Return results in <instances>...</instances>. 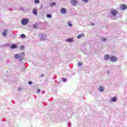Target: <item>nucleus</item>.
Masks as SVG:
<instances>
[{"instance_id":"obj_1","label":"nucleus","mask_w":127,"mask_h":127,"mask_svg":"<svg viewBox=\"0 0 127 127\" xmlns=\"http://www.w3.org/2000/svg\"><path fill=\"white\" fill-rule=\"evenodd\" d=\"M29 20L28 18H23L21 20V24L23 25H26L29 22Z\"/></svg>"},{"instance_id":"obj_2","label":"nucleus","mask_w":127,"mask_h":127,"mask_svg":"<svg viewBox=\"0 0 127 127\" xmlns=\"http://www.w3.org/2000/svg\"><path fill=\"white\" fill-rule=\"evenodd\" d=\"M110 61L111 62H117L118 61V58L115 56H112L110 57Z\"/></svg>"},{"instance_id":"obj_3","label":"nucleus","mask_w":127,"mask_h":127,"mask_svg":"<svg viewBox=\"0 0 127 127\" xmlns=\"http://www.w3.org/2000/svg\"><path fill=\"white\" fill-rule=\"evenodd\" d=\"M118 13H119V12H118L117 10H113L111 12V17L112 16H114V17L116 16L117 15V14H118Z\"/></svg>"},{"instance_id":"obj_4","label":"nucleus","mask_w":127,"mask_h":127,"mask_svg":"<svg viewBox=\"0 0 127 127\" xmlns=\"http://www.w3.org/2000/svg\"><path fill=\"white\" fill-rule=\"evenodd\" d=\"M118 101V98L117 97L115 96L113 98L110 99L109 100V103H113V102H116Z\"/></svg>"},{"instance_id":"obj_5","label":"nucleus","mask_w":127,"mask_h":127,"mask_svg":"<svg viewBox=\"0 0 127 127\" xmlns=\"http://www.w3.org/2000/svg\"><path fill=\"white\" fill-rule=\"evenodd\" d=\"M40 37L41 40H46L47 36H46V35H45V34H41L40 35Z\"/></svg>"},{"instance_id":"obj_6","label":"nucleus","mask_w":127,"mask_h":127,"mask_svg":"<svg viewBox=\"0 0 127 127\" xmlns=\"http://www.w3.org/2000/svg\"><path fill=\"white\" fill-rule=\"evenodd\" d=\"M18 47V46L16 44L10 45V48L11 49H15Z\"/></svg>"},{"instance_id":"obj_7","label":"nucleus","mask_w":127,"mask_h":127,"mask_svg":"<svg viewBox=\"0 0 127 127\" xmlns=\"http://www.w3.org/2000/svg\"><path fill=\"white\" fill-rule=\"evenodd\" d=\"M104 57L106 61H109V60H110L111 58V57H110V55H104Z\"/></svg>"},{"instance_id":"obj_8","label":"nucleus","mask_w":127,"mask_h":127,"mask_svg":"<svg viewBox=\"0 0 127 127\" xmlns=\"http://www.w3.org/2000/svg\"><path fill=\"white\" fill-rule=\"evenodd\" d=\"M61 12L62 14H65L66 13L67 10H66V8H62L61 9Z\"/></svg>"},{"instance_id":"obj_9","label":"nucleus","mask_w":127,"mask_h":127,"mask_svg":"<svg viewBox=\"0 0 127 127\" xmlns=\"http://www.w3.org/2000/svg\"><path fill=\"white\" fill-rule=\"evenodd\" d=\"M66 42H74V38L67 39L65 40Z\"/></svg>"},{"instance_id":"obj_10","label":"nucleus","mask_w":127,"mask_h":127,"mask_svg":"<svg viewBox=\"0 0 127 127\" xmlns=\"http://www.w3.org/2000/svg\"><path fill=\"white\" fill-rule=\"evenodd\" d=\"M99 92H104V91H105V87L103 86H101L99 87Z\"/></svg>"},{"instance_id":"obj_11","label":"nucleus","mask_w":127,"mask_h":127,"mask_svg":"<svg viewBox=\"0 0 127 127\" xmlns=\"http://www.w3.org/2000/svg\"><path fill=\"white\" fill-rule=\"evenodd\" d=\"M85 37V34L82 33L77 36V38L78 39H80V38H82V37Z\"/></svg>"},{"instance_id":"obj_12","label":"nucleus","mask_w":127,"mask_h":127,"mask_svg":"<svg viewBox=\"0 0 127 127\" xmlns=\"http://www.w3.org/2000/svg\"><path fill=\"white\" fill-rule=\"evenodd\" d=\"M70 2L72 5H76L77 4V0H71Z\"/></svg>"},{"instance_id":"obj_13","label":"nucleus","mask_w":127,"mask_h":127,"mask_svg":"<svg viewBox=\"0 0 127 127\" xmlns=\"http://www.w3.org/2000/svg\"><path fill=\"white\" fill-rule=\"evenodd\" d=\"M6 34H7V30H4L2 32L3 36H6Z\"/></svg>"},{"instance_id":"obj_14","label":"nucleus","mask_w":127,"mask_h":127,"mask_svg":"<svg viewBox=\"0 0 127 127\" xmlns=\"http://www.w3.org/2000/svg\"><path fill=\"white\" fill-rule=\"evenodd\" d=\"M14 57L15 58H16V59H18V58H20L21 57V56H20V54H15L14 55Z\"/></svg>"},{"instance_id":"obj_15","label":"nucleus","mask_w":127,"mask_h":127,"mask_svg":"<svg viewBox=\"0 0 127 127\" xmlns=\"http://www.w3.org/2000/svg\"><path fill=\"white\" fill-rule=\"evenodd\" d=\"M121 8L123 10L127 9V5L124 4L121 5Z\"/></svg>"},{"instance_id":"obj_16","label":"nucleus","mask_w":127,"mask_h":127,"mask_svg":"<svg viewBox=\"0 0 127 127\" xmlns=\"http://www.w3.org/2000/svg\"><path fill=\"white\" fill-rule=\"evenodd\" d=\"M55 5H56V2H54L53 3H51L50 4V6L52 7V6H55Z\"/></svg>"},{"instance_id":"obj_17","label":"nucleus","mask_w":127,"mask_h":127,"mask_svg":"<svg viewBox=\"0 0 127 127\" xmlns=\"http://www.w3.org/2000/svg\"><path fill=\"white\" fill-rule=\"evenodd\" d=\"M33 13L35 15L37 14V10H36V9H33Z\"/></svg>"},{"instance_id":"obj_18","label":"nucleus","mask_w":127,"mask_h":127,"mask_svg":"<svg viewBox=\"0 0 127 127\" xmlns=\"http://www.w3.org/2000/svg\"><path fill=\"white\" fill-rule=\"evenodd\" d=\"M71 21H68L67 22V24L68 25V26H70L71 27H72V26H73V24H72V23H71Z\"/></svg>"},{"instance_id":"obj_19","label":"nucleus","mask_w":127,"mask_h":127,"mask_svg":"<svg viewBox=\"0 0 127 127\" xmlns=\"http://www.w3.org/2000/svg\"><path fill=\"white\" fill-rule=\"evenodd\" d=\"M21 38H22V39H24V38H25L26 36L25 35L22 34L21 35Z\"/></svg>"},{"instance_id":"obj_20","label":"nucleus","mask_w":127,"mask_h":127,"mask_svg":"<svg viewBox=\"0 0 127 127\" xmlns=\"http://www.w3.org/2000/svg\"><path fill=\"white\" fill-rule=\"evenodd\" d=\"M46 16L48 18H51V17H52V15L51 14H47Z\"/></svg>"},{"instance_id":"obj_21","label":"nucleus","mask_w":127,"mask_h":127,"mask_svg":"<svg viewBox=\"0 0 127 127\" xmlns=\"http://www.w3.org/2000/svg\"><path fill=\"white\" fill-rule=\"evenodd\" d=\"M101 40H102V41H103V42H105V41H107V39H106V38H102L101 39Z\"/></svg>"},{"instance_id":"obj_22","label":"nucleus","mask_w":127,"mask_h":127,"mask_svg":"<svg viewBox=\"0 0 127 127\" xmlns=\"http://www.w3.org/2000/svg\"><path fill=\"white\" fill-rule=\"evenodd\" d=\"M39 2H40L39 0H35V3H39Z\"/></svg>"},{"instance_id":"obj_23","label":"nucleus","mask_w":127,"mask_h":127,"mask_svg":"<svg viewBox=\"0 0 127 127\" xmlns=\"http://www.w3.org/2000/svg\"><path fill=\"white\" fill-rule=\"evenodd\" d=\"M19 54H20V56H22V57H23L25 55L24 53H19Z\"/></svg>"},{"instance_id":"obj_24","label":"nucleus","mask_w":127,"mask_h":127,"mask_svg":"<svg viewBox=\"0 0 127 127\" xmlns=\"http://www.w3.org/2000/svg\"><path fill=\"white\" fill-rule=\"evenodd\" d=\"M20 49L21 50H23V49H24V46H21L20 47Z\"/></svg>"},{"instance_id":"obj_25","label":"nucleus","mask_w":127,"mask_h":127,"mask_svg":"<svg viewBox=\"0 0 127 127\" xmlns=\"http://www.w3.org/2000/svg\"><path fill=\"white\" fill-rule=\"evenodd\" d=\"M63 80L64 82H67V79L66 78H63Z\"/></svg>"},{"instance_id":"obj_26","label":"nucleus","mask_w":127,"mask_h":127,"mask_svg":"<svg viewBox=\"0 0 127 127\" xmlns=\"http://www.w3.org/2000/svg\"><path fill=\"white\" fill-rule=\"evenodd\" d=\"M88 0H82V1L83 2H88Z\"/></svg>"},{"instance_id":"obj_27","label":"nucleus","mask_w":127,"mask_h":127,"mask_svg":"<svg viewBox=\"0 0 127 127\" xmlns=\"http://www.w3.org/2000/svg\"><path fill=\"white\" fill-rule=\"evenodd\" d=\"M110 73H111V72L110 71V70H107V71H106V73L108 74H110Z\"/></svg>"},{"instance_id":"obj_28","label":"nucleus","mask_w":127,"mask_h":127,"mask_svg":"<svg viewBox=\"0 0 127 127\" xmlns=\"http://www.w3.org/2000/svg\"><path fill=\"white\" fill-rule=\"evenodd\" d=\"M78 66H82V63H79Z\"/></svg>"},{"instance_id":"obj_29","label":"nucleus","mask_w":127,"mask_h":127,"mask_svg":"<svg viewBox=\"0 0 127 127\" xmlns=\"http://www.w3.org/2000/svg\"><path fill=\"white\" fill-rule=\"evenodd\" d=\"M91 25L92 26H95V24L92 23H91Z\"/></svg>"},{"instance_id":"obj_30","label":"nucleus","mask_w":127,"mask_h":127,"mask_svg":"<svg viewBox=\"0 0 127 127\" xmlns=\"http://www.w3.org/2000/svg\"><path fill=\"white\" fill-rule=\"evenodd\" d=\"M28 84H29V85H31V84H32V82L29 81V82H28Z\"/></svg>"},{"instance_id":"obj_31","label":"nucleus","mask_w":127,"mask_h":127,"mask_svg":"<svg viewBox=\"0 0 127 127\" xmlns=\"http://www.w3.org/2000/svg\"><path fill=\"white\" fill-rule=\"evenodd\" d=\"M40 89H38L37 90V93H40Z\"/></svg>"},{"instance_id":"obj_32","label":"nucleus","mask_w":127,"mask_h":127,"mask_svg":"<svg viewBox=\"0 0 127 127\" xmlns=\"http://www.w3.org/2000/svg\"><path fill=\"white\" fill-rule=\"evenodd\" d=\"M18 91H21V88H18Z\"/></svg>"},{"instance_id":"obj_33","label":"nucleus","mask_w":127,"mask_h":127,"mask_svg":"<svg viewBox=\"0 0 127 127\" xmlns=\"http://www.w3.org/2000/svg\"><path fill=\"white\" fill-rule=\"evenodd\" d=\"M43 76H44V74H42V75H41V77H43Z\"/></svg>"},{"instance_id":"obj_34","label":"nucleus","mask_w":127,"mask_h":127,"mask_svg":"<svg viewBox=\"0 0 127 127\" xmlns=\"http://www.w3.org/2000/svg\"><path fill=\"white\" fill-rule=\"evenodd\" d=\"M34 27H35V25L34 26Z\"/></svg>"}]
</instances>
